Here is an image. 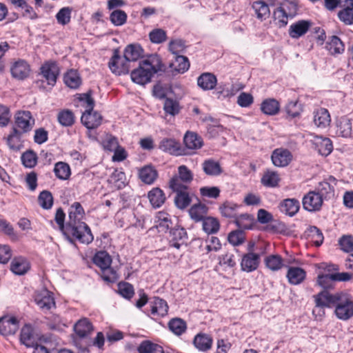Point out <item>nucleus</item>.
<instances>
[{
	"mask_svg": "<svg viewBox=\"0 0 353 353\" xmlns=\"http://www.w3.org/2000/svg\"><path fill=\"white\" fill-rule=\"evenodd\" d=\"M74 330L80 338H84L92 332L93 326L88 319L83 318L74 324Z\"/></svg>",
	"mask_w": 353,
	"mask_h": 353,
	"instance_id": "nucleus-27",
	"label": "nucleus"
},
{
	"mask_svg": "<svg viewBox=\"0 0 353 353\" xmlns=\"http://www.w3.org/2000/svg\"><path fill=\"white\" fill-rule=\"evenodd\" d=\"M37 305L42 310H49L55 306V302L51 293L46 290H41L35 296Z\"/></svg>",
	"mask_w": 353,
	"mask_h": 353,
	"instance_id": "nucleus-19",
	"label": "nucleus"
},
{
	"mask_svg": "<svg viewBox=\"0 0 353 353\" xmlns=\"http://www.w3.org/2000/svg\"><path fill=\"white\" fill-rule=\"evenodd\" d=\"M208 208L205 205L199 203L195 204L191 207L189 210V214L192 219L195 221H203V219L207 218Z\"/></svg>",
	"mask_w": 353,
	"mask_h": 353,
	"instance_id": "nucleus-37",
	"label": "nucleus"
},
{
	"mask_svg": "<svg viewBox=\"0 0 353 353\" xmlns=\"http://www.w3.org/2000/svg\"><path fill=\"white\" fill-rule=\"evenodd\" d=\"M30 72V66L23 59L14 61L10 66V73L14 79L23 80L26 79Z\"/></svg>",
	"mask_w": 353,
	"mask_h": 353,
	"instance_id": "nucleus-9",
	"label": "nucleus"
},
{
	"mask_svg": "<svg viewBox=\"0 0 353 353\" xmlns=\"http://www.w3.org/2000/svg\"><path fill=\"white\" fill-rule=\"evenodd\" d=\"M299 210V202L295 199H287L280 205V210L290 216H294Z\"/></svg>",
	"mask_w": 353,
	"mask_h": 353,
	"instance_id": "nucleus-34",
	"label": "nucleus"
},
{
	"mask_svg": "<svg viewBox=\"0 0 353 353\" xmlns=\"http://www.w3.org/2000/svg\"><path fill=\"white\" fill-rule=\"evenodd\" d=\"M64 82L70 88H77L81 84V78L77 70H71L64 75Z\"/></svg>",
	"mask_w": 353,
	"mask_h": 353,
	"instance_id": "nucleus-48",
	"label": "nucleus"
},
{
	"mask_svg": "<svg viewBox=\"0 0 353 353\" xmlns=\"http://www.w3.org/2000/svg\"><path fill=\"white\" fill-rule=\"evenodd\" d=\"M326 49L331 54H341L344 51V45L336 36H332L326 43Z\"/></svg>",
	"mask_w": 353,
	"mask_h": 353,
	"instance_id": "nucleus-38",
	"label": "nucleus"
},
{
	"mask_svg": "<svg viewBox=\"0 0 353 353\" xmlns=\"http://www.w3.org/2000/svg\"><path fill=\"white\" fill-rule=\"evenodd\" d=\"M264 262L265 266L274 272L281 270L284 266L283 259L279 254L268 256Z\"/></svg>",
	"mask_w": 353,
	"mask_h": 353,
	"instance_id": "nucleus-42",
	"label": "nucleus"
},
{
	"mask_svg": "<svg viewBox=\"0 0 353 353\" xmlns=\"http://www.w3.org/2000/svg\"><path fill=\"white\" fill-rule=\"evenodd\" d=\"M253 219L248 214H241L236 217L235 223L239 230L250 229L252 225Z\"/></svg>",
	"mask_w": 353,
	"mask_h": 353,
	"instance_id": "nucleus-56",
	"label": "nucleus"
},
{
	"mask_svg": "<svg viewBox=\"0 0 353 353\" xmlns=\"http://www.w3.org/2000/svg\"><path fill=\"white\" fill-rule=\"evenodd\" d=\"M140 179L146 184H152L157 179L158 173L154 167L146 165L139 170Z\"/></svg>",
	"mask_w": 353,
	"mask_h": 353,
	"instance_id": "nucleus-33",
	"label": "nucleus"
},
{
	"mask_svg": "<svg viewBox=\"0 0 353 353\" xmlns=\"http://www.w3.org/2000/svg\"><path fill=\"white\" fill-rule=\"evenodd\" d=\"M139 353H164L163 347L150 341H143L137 347Z\"/></svg>",
	"mask_w": 353,
	"mask_h": 353,
	"instance_id": "nucleus-47",
	"label": "nucleus"
},
{
	"mask_svg": "<svg viewBox=\"0 0 353 353\" xmlns=\"http://www.w3.org/2000/svg\"><path fill=\"white\" fill-rule=\"evenodd\" d=\"M29 269V262L26 259L21 256L14 258L10 264L11 271L17 275H23Z\"/></svg>",
	"mask_w": 353,
	"mask_h": 353,
	"instance_id": "nucleus-25",
	"label": "nucleus"
},
{
	"mask_svg": "<svg viewBox=\"0 0 353 353\" xmlns=\"http://www.w3.org/2000/svg\"><path fill=\"white\" fill-rule=\"evenodd\" d=\"M168 327L172 332L177 336H179L185 331L186 323L183 320L179 318H175L170 321Z\"/></svg>",
	"mask_w": 353,
	"mask_h": 353,
	"instance_id": "nucleus-51",
	"label": "nucleus"
},
{
	"mask_svg": "<svg viewBox=\"0 0 353 353\" xmlns=\"http://www.w3.org/2000/svg\"><path fill=\"white\" fill-rule=\"evenodd\" d=\"M60 343L58 339L54 335L41 336L38 339V344L36 350L43 353H52L57 350L58 353H72L70 350L58 349Z\"/></svg>",
	"mask_w": 353,
	"mask_h": 353,
	"instance_id": "nucleus-4",
	"label": "nucleus"
},
{
	"mask_svg": "<svg viewBox=\"0 0 353 353\" xmlns=\"http://www.w3.org/2000/svg\"><path fill=\"white\" fill-rule=\"evenodd\" d=\"M202 169L208 176H218L222 173L220 163L212 159L205 160L202 163Z\"/></svg>",
	"mask_w": 353,
	"mask_h": 353,
	"instance_id": "nucleus-31",
	"label": "nucleus"
},
{
	"mask_svg": "<svg viewBox=\"0 0 353 353\" xmlns=\"http://www.w3.org/2000/svg\"><path fill=\"white\" fill-rule=\"evenodd\" d=\"M108 66L112 73L116 75H122L128 74L130 68V63L125 59L119 55V51L115 50L110 59Z\"/></svg>",
	"mask_w": 353,
	"mask_h": 353,
	"instance_id": "nucleus-7",
	"label": "nucleus"
},
{
	"mask_svg": "<svg viewBox=\"0 0 353 353\" xmlns=\"http://www.w3.org/2000/svg\"><path fill=\"white\" fill-rule=\"evenodd\" d=\"M307 239L311 241L316 246H320L323 242V235L321 231L316 226H310L305 232Z\"/></svg>",
	"mask_w": 353,
	"mask_h": 353,
	"instance_id": "nucleus-39",
	"label": "nucleus"
},
{
	"mask_svg": "<svg viewBox=\"0 0 353 353\" xmlns=\"http://www.w3.org/2000/svg\"><path fill=\"white\" fill-rule=\"evenodd\" d=\"M168 305L167 302L160 298H156L151 305V313L153 315L164 316L168 314Z\"/></svg>",
	"mask_w": 353,
	"mask_h": 353,
	"instance_id": "nucleus-41",
	"label": "nucleus"
},
{
	"mask_svg": "<svg viewBox=\"0 0 353 353\" xmlns=\"http://www.w3.org/2000/svg\"><path fill=\"white\" fill-rule=\"evenodd\" d=\"M143 54L142 48L137 44H130L124 50L123 57L129 63L137 61Z\"/></svg>",
	"mask_w": 353,
	"mask_h": 353,
	"instance_id": "nucleus-28",
	"label": "nucleus"
},
{
	"mask_svg": "<svg viewBox=\"0 0 353 353\" xmlns=\"http://www.w3.org/2000/svg\"><path fill=\"white\" fill-rule=\"evenodd\" d=\"M21 343L26 347H32L36 350L38 339L34 334L33 328L30 325H25L21 330L20 334Z\"/></svg>",
	"mask_w": 353,
	"mask_h": 353,
	"instance_id": "nucleus-15",
	"label": "nucleus"
},
{
	"mask_svg": "<svg viewBox=\"0 0 353 353\" xmlns=\"http://www.w3.org/2000/svg\"><path fill=\"white\" fill-rule=\"evenodd\" d=\"M41 71L48 83L54 85L59 73L57 65L54 62L46 63L41 66Z\"/></svg>",
	"mask_w": 353,
	"mask_h": 353,
	"instance_id": "nucleus-17",
	"label": "nucleus"
},
{
	"mask_svg": "<svg viewBox=\"0 0 353 353\" xmlns=\"http://www.w3.org/2000/svg\"><path fill=\"white\" fill-rule=\"evenodd\" d=\"M212 338L205 333L197 334L193 341L194 345L201 352L208 351L212 345Z\"/></svg>",
	"mask_w": 353,
	"mask_h": 353,
	"instance_id": "nucleus-23",
	"label": "nucleus"
},
{
	"mask_svg": "<svg viewBox=\"0 0 353 353\" xmlns=\"http://www.w3.org/2000/svg\"><path fill=\"white\" fill-rule=\"evenodd\" d=\"M314 124L320 129H325L330 125L331 117L326 108H318L313 112Z\"/></svg>",
	"mask_w": 353,
	"mask_h": 353,
	"instance_id": "nucleus-14",
	"label": "nucleus"
},
{
	"mask_svg": "<svg viewBox=\"0 0 353 353\" xmlns=\"http://www.w3.org/2000/svg\"><path fill=\"white\" fill-rule=\"evenodd\" d=\"M84 214L81 203L74 202L70 208L67 230L79 242L88 244L93 241L94 237L88 225L81 221Z\"/></svg>",
	"mask_w": 353,
	"mask_h": 353,
	"instance_id": "nucleus-1",
	"label": "nucleus"
},
{
	"mask_svg": "<svg viewBox=\"0 0 353 353\" xmlns=\"http://www.w3.org/2000/svg\"><path fill=\"white\" fill-rule=\"evenodd\" d=\"M203 231L210 234L216 233L220 228L219 222L215 218L208 216L202 222Z\"/></svg>",
	"mask_w": 353,
	"mask_h": 353,
	"instance_id": "nucleus-49",
	"label": "nucleus"
},
{
	"mask_svg": "<svg viewBox=\"0 0 353 353\" xmlns=\"http://www.w3.org/2000/svg\"><path fill=\"white\" fill-rule=\"evenodd\" d=\"M315 145L319 153L323 156H327L333 149L332 141L328 138H318L316 140Z\"/></svg>",
	"mask_w": 353,
	"mask_h": 353,
	"instance_id": "nucleus-43",
	"label": "nucleus"
},
{
	"mask_svg": "<svg viewBox=\"0 0 353 353\" xmlns=\"http://www.w3.org/2000/svg\"><path fill=\"white\" fill-rule=\"evenodd\" d=\"M21 137V132L16 128H13L7 137V144L11 150H17L19 149Z\"/></svg>",
	"mask_w": 353,
	"mask_h": 353,
	"instance_id": "nucleus-50",
	"label": "nucleus"
},
{
	"mask_svg": "<svg viewBox=\"0 0 353 353\" xmlns=\"http://www.w3.org/2000/svg\"><path fill=\"white\" fill-rule=\"evenodd\" d=\"M170 188L176 193L174 198L176 206L179 209H185L191 203L192 199L187 192L188 186H181L177 182V179H170Z\"/></svg>",
	"mask_w": 353,
	"mask_h": 353,
	"instance_id": "nucleus-3",
	"label": "nucleus"
},
{
	"mask_svg": "<svg viewBox=\"0 0 353 353\" xmlns=\"http://www.w3.org/2000/svg\"><path fill=\"white\" fill-rule=\"evenodd\" d=\"M261 110L265 114L275 115L279 111V103L274 99H268L262 102Z\"/></svg>",
	"mask_w": 353,
	"mask_h": 353,
	"instance_id": "nucleus-44",
	"label": "nucleus"
},
{
	"mask_svg": "<svg viewBox=\"0 0 353 353\" xmlns=\"http://www.w3.org/2000/svg\"><path fill=\"white\" fill-rule=\"evenodd\" d=\"M34 119L29 111H19L15 115V126L21 132L26 133L32 130Z\"/></svg>",
	"mask_w": 353,
	"mask_h": 353,
	"instance_id": "nucleus-8",
	"label": "nucleus"
},
{
	"mask_svg": "<svg viewBox=\"0 0 353 353\" xmlns=\"http://www.w3.org/2000/svg\"><path fill=\"white\" fill-rule=\"evenodd\" d=\"M173 65H174L175 70L180 73L185 72L190 67L188 58L182 55L176 56V60Z\"/></svg>",
	"mask_w": 353,
	"mask_h": 353,
	"instance_id": "nucleus-62",
	"label": "nucleus"
},
{
	"mask_svg": "<svg viewBox=\"0 0 353 353\" xmlns=\"http://www.w3.org/2000/svg\"><path fill=\"white\" fill-rule=\"evenodd\" d=\"M184 144L188 149H199L203 145V141L200 137L194 132H186L183 138Z\"/></svg>",
	"mask_w": 353,
	"mask_h": 353,
	"instance_id": "nucleus-36",
	"label": "nucleus"
},
{
	"mask_svg": "<svg viewBox=\"0 0 353 353\" xmlns=\"http://www.w3.org/2000/svg\"><path fill=\"white\" fill-rule=\"evenodd\" d=\"M109 181L117 189H121L125 184V174L124 172L116 170L111 174Z\"/></svg>",
	"mask_w": 353,
	"mask_h": 353,
	"instance_id": "nucleus-54",
	"label": "nucleus"
},
{
	"mask_svg": "<svg viewBox=\"0 0 353 353\" xmlns=\"http://www.w3.org/2000/svg\"><path fill=\"white\" fill-rule=\"evenodd\" d=\"M59 123L63 126H71L74 123V116L73 112L69 110H63L59 112L57 115Z\"/></svg>",
	"mask_w": 353,
	"mask_h": 353,
	"instance_id": "nucleus-52",
	"label": "nucleus"
},
{
	"mask_svg": "<svg viewBox=\"0 0 353 353\" xmlns=\"http://www.w3.org/2000/svg\"><path fill=\"white\" fill-rule=\"evenodd\" d=\"M334 278L333 274L319 275L317 283L324 290L330 289L334 287Z\"/></svg>",
	"mask_w": 353,
	"mask_h": 353,
	"instance_id": "nucleus-57",
	"label": "nucleus"
},
{
	"mask_svg": "<svg viewBox=\"0 0 353 353\" xmlns=\"http://www.w3.org/2000/svg\"><path fill=\"white\" fill-rule=\"evenodd\" d=\"M54 172L55 176L61 180H67L71 174L69 165L63 161H59L54 165Z\"/></svg>",
	"mask_w": 353,
	"mask_h": 353,
	"instance_id": "nucleus-46",
	"label": "nucleus"
},
{
	"mask_svg": "<svg viewBox=\"0 0 353 353\" xmlns=\"http://www.w3.org/2000/svg\"><path fill=\"white\" fill-rule=\"evenodd\" d=\"M216 77L211 73H203L197 79L198 85L204 90H212L216 85Z\"/></svg>",
	"mask_w": 353,
	"mask_h": 353,
	"instance_id": "nucleus-30",
	"label": "nucleus"
},
{
	"mask_svg": "<svg viewBox=\"0 0 353 353\" xmlns=\"http://www.w3.org/2000/svg\"><path fill=\"white\" fill-rule=\"evenodd\" d=\"M285 110L291 118L298 117L302 112L301 105L299 104L297 101H290L286 105Z\"/></svg>",
	"mask_w": 353,
	"mask_h": 353,
	"instance_id": "nucleus-63",
	"label": "nucleus"
},
{
	"mask_svg": "<svg viewBox=\"0 0 353 353\" xmlns=\"http://www.w3.org/2000/svg\"><path fill=\"white\" fill-rule=\"evenodd\" d=\"M37 155L32 151H27L21 156L22 163L26 168H33L37 164Z\"/></svg>",
	"mask_w": 353,
	"mask_h": 353,
	"instance_id": "nucleus-64",
	"label": "nucleus"
},
{
	"mask_svg": "<svg viewBox=\"0 0 353 353\" xmlns=\"http://www.w3.org/2000/svg\"><path fill=\"white\" fill-rule=\"evenodd\" d=\"M159 149L170 154L179 156L185 154V150L174 139H163L159 143Z\"/></svg>",
	"mask_w": 353,
	"mask_h": 353,
	"instance_id": "nucleus-12",
	"label": "nucleus"
},
{
	"mask_svg": "<svg viewBox=\"0 0 353 353\" xmlns=\"http://www.w3.org/2000/svg\"><path fill=\"white\" fill-rule=\"evenodd\" d=\"M336 179L333 176H330L328 181H324L320 182L317 187V190L321 198H331L334 195V187L336 185Z\"/></svg>",
	"mask_w": 353,
	"mask_h": 353,
	"instance_id": "nucleus-21",
	"label": "nucleus"
},
{
	"mask_svg": "<svg viewBox=\"0 0 353 353\" xmlns=\"http://www.w3.org/2000/svg\"><path fill=\"white\" fill-rule=\"evenodd\" d=\"M337 130L343 137H350L352 131L351 119L346 117H341L337 123Z\"/></svg>",
	"mask_w": 353,
	"mask_h": 353,
	"instance_id": "nucleus-45",
	"label": "nucleus"
},
{
	"mask_svg": "<svg viewBox=\"0 0 353 353\" xmlns=\"http://www.w3.org/2000/svg\"><path fill=\"white\" fill-rule=\"evenodd\" d=\"M177 179V182L181 186H187L193 179L192 172L185 165H180L178 168V175L173 176L171 179Z\"/></svg>",
	"mask_w": 353,
	"mask_h": 353,
	"instance_id": "nucleus-32",
	"label": "nucleus"
},
{
	"mask_svg": "<svg viewBox=\"0 0 353 353\" xmlns=\"http://www.w3.org/2000/svg\"><path fill=\"white\" fill-rule=\"evenodd\" d=\"M306 273L301 268L291 267L288 269L287 278L290 283L292 285H299L305 279Z\"/></svg>",
	"mask_w": 353,
	"mask_h": 353,
	"instance_id": "nucleus-29",
	"label": "nucleus"
},
{
	"mask_svg": "<svg viewBox=\"0 0 353 353\" xmlns=\"http://www.w3.org/2000/svg\"><path fill=\"white\" fill-rule=\"evenodd\" d=\"M163 109L167 114L175 116L179 113V103L176 100L166 99L164 102Z\"/></svg>",
	"mask_w": 353,
	"mask_h": 353,
	"instance_id": "nucleus-58",
	"label": "nucleus"
},
{
	"mask_svg": "<svg viewBox=\"0 0 353 353\" xmlns=\"http://www.w3.org/2000/svg\"><path fill=\"white\" fill-rule=\"evenodd\" d=\"M252 8L256 17L261 21L265 20L270 16V11L268 0H260L253 2Z\"/></svg>",
	"mask_w": 353,
	"mask_h": 353,
	"instance_id": "nucleus-26",
	"label": "nucleus"
},
{
	"mask_svg": "<svg viewBox=\"0 0 353 353\" xmlns=\"http://www.w3.org/2000/svg\"><path fill=\"white\" fill-rule=\"evenodd\" d=\"M259 254L249 252L245 254L241 260V266L243 271L250 272L255 270L259 264Z\"/></svg>",
	"mask_w": 353,
	"mask_h": 353,
	"instance_id": "nucleus-20",
	"label": "nucleus"
},
{
	"mask_svg": "<svg viewBox=\"0 0 353 353\" xmlns=\"http://www.w3.org/2000/svg\"><path fill=\"white\" fill-rule=\"evenodd\" d=\"M149 37L153 43H161L167 39L166 32L161 28H157L152 30L149 34Z\"/></svg>",
	"mask_w": 353,
	"mask_h": 353,
	"instance_id": "nucleus-60",
	"label": "nucleus"
},
{
	"mask_svg": "<svg viewBox=\"0 0 353 353\" xmlns=\"http://www.w3.org/2000/svg\"><path fill=\"white\" fill-rule=\"evenodd\" d=\"M38 201L39 205L43 209H50L53 204V197L52 194L47 190L41 192L39 196Z\"/></svg>",
	"mask_w": 353,
	"mask_h": 353,
	"instance_id": "nucleus-59",
	"label": "nucleus"
},
{
	"mask_svg": "<svg viewBox=\"0 0 353 353\" xmlns=\"http://www.w3.org/2000/svg\"><path fill=\"white\" fill-rule=\"evenodd\" d=\"M154 222L157 228L161 231L167 230L172 224L170 215L164 211H160L157 213Z\"/></svg>",
	"mask_w": 353,
	"mask_h": 353,
	"instance_id": "nucleus-40",
	"label": "nucleus"
},
{
	"mask_svg": "<svg viewBox=\"0 0 353 353\" xmlns=\"http://www.w3.org/2000/svg\"><path fill=\"white\" fill-rule=\"evenodd\" d=\"M148 197L154 208L161 207L165 201L163 192L159 188H154L151 190L148 194Z\"/></svg>",
	"mask_w": 353,
	"mask_h": 353,
	"instance_id": "nucleus-35",
	"label": "nucleus"
},
{
	"mask_svg": "<svg viewBox=\"0 0 353 353\" xmlns=\"http://www.w3.org/2000/svg\"><path fill=\"white\" fill-rule=\"evenodd\" d=\"M153 74L164 70V65L162 63L161 59L157 54H151L145 60L141 61Z\"/></svg>",
	"mask_w": 353,
	"mask_h": 353,
	"instance_id": "nucleus-24",
	"label": "nucleus"
},
{
	"mask_svg": "<svg viewBox=\"0 0 353 353\" xmlns=\"http://www.w3.org/2000/svg\"><path fill=\"white\" fill-rule=\"evenodd\" d=\"M271 158L274 165L285 167L292 160V154L287 149L277 148L272 152Z\"/></svg>",
	"mask_w": 353,
	"mask_h": 353,
	"instance_id": "nucleus-16",
	"label": "nucleus"
},
{
	"mask_svg": "<svg viewBox=\"0 0 353 353\" xmlns=\"http://www.w3.org/2000/svg\"><path fill=\"white\" fill-rule=\"evenodd\" d=\"M81 121L88 129L91 130L98 128L101 124L102 117L97 112L85 110L81 116Z\"/></svg>",
	"mask_w": 353,
	"mask_h": 353,
	"instance_id": "nucleus-18",
	"label": "nucleus"
},
{
	"mask_svg": "<svg viewBox=\"0 0 353 353\" xmlns=\"http://www.w3.org/2000/svg\"><path fill=\"white\" fill-rule=\"evenodd\" d=\"M94 263L101 270L102 279L109 283H114L118 279L117 273L111 267V256L105 251L98 252L93 258Z\"/></svg>",
	"mask_w": 353,
	"mask_h": 353,
	"instance_id": "nucleus-2",
	"label": "nucleus"
},
{
	"mask_svg": "<svg viewBox=\"0 0 353 353\" xmlns=\"http://www.w3.org/2000/svg\"><path fill=\"white\" fill-rule=\"evenodd\" d=\"M334 313L336 317L347 321L353 316V301L347 297L340 296V301L335 305Z\"/></svg>",
	"mask_w": 353,
	"mask_h": 353,
	"instance_id": "nucleus-6",
	"label": "nucleus"
},
{
	"mask_svg": "<svg viewBox=\"0 0 353 353\" xmlns=\"http://www.w3.org/2000/svg\"><path fill=\"white\" fill-rule=\"evenodd\" d=\"M110 20L114 26H120L126 22L127 14L121 10H115L111 12Z\"/></svg>",
	"mask_w": 353,
	"mask_h": 353,
	"instance_id": "nucleus-55",
	"label": "nucleus"
},
{
	"mask_svg": "<svg viewBox=\"0 0 353 353\" xmlns=\"http://www.w3.org/2000/svg\"><path fill=\"white\" fill-rule=\"evenodd\" d=\"M310 26L311 23L308 21H299L290 26L289 34L293 39L299 38L308 31Z\"/></svg>",
	"mask_w": 353,
	"mask_h": 353,
	"instance_id": "nucleus-22",
	"label": "nucleus"
},
{
	"mask_svg": "<svg viewBox=\"0 0 353 353\" xmlns=\"http://www.w3.org/2000/svg\"><path fill=\"white\" fill-rule=\"evenodd\" d=\"M154 74L145 66L142 62H140L139 66L133 70L130 74L132 81L139 85H145L151 81Z\"/></svg>",
	"mask_w": 353,
	"mask_h": 353,
	"instance_id": "nucleus-11",
	"label": "nucleus"
},
{
	"mask_svg": "<svg viewBox=\"0 0 353 353\" xmlns=\"http://www.w3.org/2000/svg\"><path fill=\"white\" fill-rule=\"evenodd\" d=\"M303 207L309 212L319 211L323 204V199L314 191L309 192L303 198Z\"/></svg>",
	"mask_w": 353,
	"mask_h": 353,
	"instance_id": "nucleus-10",
	"label": "nucleus"
},
{
	"mask_svg": "<svg viewBox=\"0 0 353 353\" xmlns=\"http://www.w3.org/2000/svg\"><path fill=\"white\" fill-rule=\"evenodd\" d=\"M340 293L332 294L327 290H322L319 294L314 295L315 306L319 308L332 307L340 301Z\"/></svg>",
	"mask_w": 353,
	"mask_h": 353,
	"instance_id": "nucleus-5",
	"label": "nucleus"
},
{
	"mask_svg": "<svg viewBox=\"0 0 353 353\" xmlns=\"http://www.w3.org/2000/svg\"><path fill=\"white\" fill-rule=\"evenodd\" d=\"M19 328V321L14 316L0 318V334L3 336L14 334Z\"/></svg>",
	"mask_w": 353,
	"mask_h": 353,
	"instance_id": "nucleus-13",
	"label": "nucleus"
},
{
	"mask_svg": "<svg viewBox=\"0 0 353 353\" xmlns=\"http://www.w3.org/2000/svg\"><path fill=\"white\" fill-rule=\"evenodd\" d=\"M280 181L278 174L275 172L268 171L261 178V183L267 187H276Z\"/></svg>",
	"mask_w": 353,
	"mask_h": 353,
	"instance_id": "nucleus-53",
	"label": "nucleus"
},
{
	"mask_svg": "<svg viewBox=\"0 0 353 353\" xmlns=\"http://www.w3.org/2000/svg\"><path fill=\"white\" fill-rule=\"evenodd\" d=\"M228 239L233 245H241L245 241V233L242 230L232 231L228 234Z\"/></svg>",
	"mask_w": 353,
	"mask_h": 353,
	"instance_id": "nucleus-61",
	"label": "nucleus"
}]
</instances>
